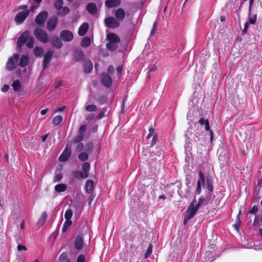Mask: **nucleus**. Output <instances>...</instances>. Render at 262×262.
<instances>
[{
    "mask_svg": "<svg viewBox=\"0 0 262 262\" xmlns=\"http://www.w3.org/2000/svg\"><path fill=\"white\" fill-rule=\"evenodd\" d=\"M19 11L16 14L14 20L17 25L21 24L27 18L30 13V9L27 5H21L17 8Z\"/></svg>",
    "mask_w": 262,
    "mask_h": 262,
    "instance_id": "nucleus-1",
    "label": "nucleus"
},
{
    "mask_svg": "<svg viewBox=\"0 0 262 262\" xmlns=\"http://www.w3.org/2000/svg\"><path fill=\"white\" fill-rule=\"evenodd\" d=\"M25 43L27 47L30 49L34 46V39L32 36H30L29 32L27 31H25L21 35L17 42V46L20 49Z\"/></svg>",
    "mask_w": 262,
    "mask_h": 262,
    "instance_id": "nucleus-2",
    "label": "nucleus"
},
{
    "mask_svg": "<svg viewBox=\"0 0 262 262\" xmlns=\"http://www.w3.org/2000/svg\"><path fill=\"white\" fill-rule=\"evenodd\" d=\"M106 38L108 41L106 45L107 48L110 51L116 50L120 42L119 37L115 33H109L107 34Z\"/></svg>",
    "mask_w": 262,
    "mask_h": 262,
    "instance_id": "nucleus-3",
    "label": "nucleus"
},
{
    "mask_svg": "<svg viewBox=\"0 0 262 262\" xmlns=\"http://www.w3.org/2000/svg\"><path fill=\"white\" fill-rule=\"evenodd\" d=\"M196 199H194L188 206L186 212L184 214V224H186V222L192 219L195 214L197 211L199 209L196 205Z\"/></svg>",
    "mask_w": 262,
    "mask_h": 262,
    "instance_id": "nucleus-4",
    "label": "nucleus"
},
{
    "mask_svg": "<svg viewBox=\"0 0 262 262\" xmlns=\"http://www.w3.org/2000/svg\"><path fill=\"white\" fill-rule=\"evenodd\" d=\"M19 58V55L16 53L14 54L10 57L6 63V68L8 71L14 70L18 64Z\"/></svg>",
    "mask_w": 262,
    "mask_h": 262,
    "instance_id": "nucleus-5",
    "label": "nucleus"
},
{
    "mask_svg": "<svg viewBox=\"0 0 262 262\" xmlns=\"http://www.w3.org/2000/svg\"><path fill=\"white\" fill-rule=\"evenodd\" d=\"M105 26L110 29H116L119 27L120 23L115 18L112 16L106 17L104 19Z\"/></svg>",
    "mask_w": 262,
    "mask_h": 262,
    "instance_id": "nucleus-6",
    "label": "nucleus"
},
{
    "mask_svg": "<svg viewBox=\"0 0 262 262\" xmlns=\"http://www.w3.org/2000/svg\"><path fill=\"white\" fill-rule=\"evenodd\" d=\"M34 35L36 38L42 42L46 43L49 40V37L47 33L40 28H37L35 30Z\"/></svg>",
    "mask_w": 262,
    "mask_h": 262,
    "instance_id": "nucleus-7",
    "label": "nucleus"
},
{
    "mask_svg": "<svg viewBox=\"0 0 262 262\" xmlns=\"http://www.w3.org/2000/svg\"><path fill=\"white\" fill-rule=\"evenodd\" d=\"M71 146L68 143L62 154L59 157L58 160L60 162H66L70 158L71 154Z\"/></svg>",
    "mask_w": 262,
    "mask_h": 262,
    "instance_id": "nucleus-8",
    "label": "nucleus"
},
{
    "mask_svg": "<svg viewBox=\"0 0 262 262\" xmlns=\"http://www.w3.org/2000/svg\"><path fill=\"white\" fill-rule=\"evenodd\" d=\"M199 179L197 182V187L196 190V193L197 194H200L202 191V185L203 187H205V177L204 173L200 171L199 173Z\"/></svg>",
    "mask_w": 262,
    "mask_h": 262,
    "instance_id": "nucleus-9",
    "label": "nucleus"
},
{
    "mask_svg": "<svg viewBox=\"0 0 262 262\" xmlns=\"http://www.w3.org/2000/svg\"><path fill=\"white\" fill-rule=\"evenodd\" d=\"M60 38L64 41H70L73 39V33L69 30H63L60 32Z\"/></svg>",
    "mask_w": 262,
    "mask_h": 262,
    "instance_id": "nucleus-10",
    "label": "nucleus"
},
{
    "mask_svg": "<svg viewBox=\"0 0 262 262\" xmlns=\"http://www.w3.org/2000/svg\"><path fill=\"white\" fill-rule=\"evenodd\" d=\"M48 17V12L43 11L38 14L35 18V22L39 25L43 24L46 20Z\"/></svg>",
    "mask_w": 262,
    "mask_h": 262,
    "instance_id": "nucleus-11",
    "label": "nucleus"
},
{
    "mask_svg": "<svg viewBox=\"0 0 262 262\" xmlns=\"http://www.w3.org/2000/svg\"><path fill=\"white\" fill-rule=\"evenodd\" d=\"M53 56V52L49 50L45 55L43 60V69H45L50 62Z\"/></svg>",
    "mask_w": 262,
    "mask_h": 262,
    "instance_id": "nucleus-12",
    "label": "nucleus"
},
{
    "mask_svg": "<svg viewBox=\"0 0 262 262\" xmlns=\"http://www.w3.org/2000/svg\"><path fill=\"white\" fill-rule=\"evenodd\" d=\"M57 18L56 17L50 18L47 22V29L49 31H53L56 27Z\"/></svg>",
    "mask_w": 262,
    "mask_h": 262,
    "instance_id": "nucleus-13",
    "label": "nucleus"
},
{
    "mask_svg": "<svg viewBox=\"0 0 262 262\" xmlns=\"http://www.w3.org/2000/svg\"><path fill=\"white\" fill-rule=\"evenodd\" d=\"M125 15V13L124 9L122 8H119L115 12V18L120 23L124 19Z\"/></svg>",
    "mask_w": 262,
    "mask_h": 262,
    "instance_id": "nucleus-14",
    "label": "nucleus"
},
{
    "mask_svg": "<svg viewBox=\"0 0 262 262\" xmlns=\"http://www.w3.org/2000/svg\"><path fill=\"white\" fill-rule=\"evenodd\" d=\"M101 82L104 86L107 88L110 87L112 83V80L111 77L105 74L102 75Z\"/></svg>",
    "mask_w": 262,
    "mask_h": 262,
    "instance_id": "nucleus-15",
    "label": "nucleus"
},
{
    "mask_svg": "<svg viewBox=\"0 0 262 262\" xmlns=\"http://www.w3.org/2000/svg\"><path fill=\"white\" fill-rule=\"evenodd\" d=\"M74 246L76 249L78 250H81L83 248V239L81 236H79L76 238L74 242Z\"/></svg>",
    "mask_w": 262,
    "mask_h": 262,
    "instance_id": "nucleus-16",
    "label": "nucleus"
},
{
    "mask_svg": "<svg viewBox=\"0 0 262 262\" xmlns=\"http://www.w3.org/2000/svg\"><path fill=\"white\" fill-rule=\"evenodd\" d=\"M73 177L78 180L85 179L88 178V175L84 174L83 172L79 170H76L72 171Z\"/></svg>",
    "mask_w": 262,
    "mask_h": 262,
    "instance_id": "nucleus-17",
    "label": "nucleus"
},
{
    "mask_svg": "<svg viewBox=\"0 0 262 262\" xmlns=\"http://www.w3.org/2000/svg\"><path fill=\"white\" fill-rule=\"evenodd\" d=\"M88 28H89V25L88 23H83V24H82L79 28V30H78V33L79 34V35L80 36H84L86 32L88 31Z\"/></svg>",
    "mask_w": 262,
    "mask_h": 262,
    "instance_id": "nucleus-18",
    "label": "nucleus"
},
{
    "mask_svg": "<svg viewBox=\"0 0 262 262\" xmlns=\"http://www.w3.org/2000/svg\"><path fill=\"white\" fill-rule=\"evenodd\" d=\"M106 6L108 8L117 7L120 4V0H106L105 3Z\"/></svg>",
    "mask_w": 262,
    "mask_h": 262,
    "instance_id": "nucleus-19",
    "label": "nucleus"
},
{
    "mask_svg": "<svg viewBox=\"0 0 262 262\" xmlns=\"http://www.w3.org/2000/svg\"><path fill=\"white\" fill-rule=\"evenodd\" d=\"M86 9L87 11L92 15H95L97 11L96 5L94 3H90L88 4Z\"/></svg>",
    "mask_w": 262,
    "mask_h": 262,
    "instance_id": "nucleus-20",
    "label": "nucleus"
},
{
    "mask_svg": "<svg viewBox=\"0 0 262 262\" xmlns=\"http://www.w3.org/2000/svg\"><path fill=\"white\" fill-rule=\"evenodd\" d=\"M70 12V9L67 7H62L57 11V14L58 15L64 16L68 14Z\"/></svg>",
    "mask_w": 262,
    "mask_h": 262,
    "instance_id": "nucleus-21",
    "label": "nucleus"
},
{
    "mask_svg": "<svg viewBox=\"0 0 262 262\" xmlns=\"http://www.w3.org/2000/svg\"><path fill=\"white\" fill-rule=\"evenodd\" d=\"M51 42L53 47L57 49H60L62 47V42L57 37L53 38L51 40Z\"/></svg>",
    "mask_w": 262,
    "mask_h": 262,
    "instance_id": "nucleus-22",
    "label": "nucleus"
},
{
    "mask_svg": "<svg viewBox=\"0 0 262 262\" xmlns=\"http://www.w3.org/2000/svg\"><path fill=\"white\" fill-rule=\"evenodd\" d=\"M94 183L92 180H88L86 182L85 184V191L86 193H91L93 187Z\"/></svg>",
    "mask_w": 262,
    "mask_h": 262,
    "instance_id": "nucleus-23",
    "label": "nucleus"
},
{
    "mask_svg": "<svg viewBox=\"0 0 262 262\" xmlns=\"http://www.w3.org/2000/svg\"><path fill=\"white\" fill-rule=\"evenodd\" d=\"M67 186L64 184H59L55 186V190L57 192H62L66 190Z\"/></svg>",
    "mask_w": 262,
    "mask_h": 262,
    "instance_id": "nucleus-24",
    "label": "nucleus"
},
{
    "mask_svg": "<svg viewBox=\"0 0 262 262\" xmlns=\"http://www.w3.org/2000/svg\"><path fill=\"white\" fill-rule=\"evenodd\" d=\"M28 64V58L27 56L23 55L20 58L19 65L21 67H25Z\"/></svg>",
    "mask_w": 262,
    "mask_h": 262,
    "instance_id": "nucleus-25",
    "label": "nucleus"
},
{
    "mask_svg": "<svg viewBox=\"0 0 262 262\" xmlns=\"http://www.w3.org/2000/svg\"><path fill=\"white\" fill-rule=\"evenodd\" d=\"M93 69V63L91 61H87L85 63L84 70L86 73H90Z\"/></svg>",
    "mask_w": 262,
    "mask_h": 262,
    "instance_id": "nucleus-26",
    "label": "nucleus"
},
{
    "mask_svg": "<svg viewBox=\"0 0 262 262\" xmlns=\"http://www.w3.org/2000/svg\"><path fill=\"white\" fill-rule=\"evenodd\" d=\"M90 164L88 162H84L82 165V169L83 170V172L84 174L88 175V177H89V171L90 169Z\"/></svg>",
    "mask_w": 262,
    "mask_h": 262,
    "instance_id": "nucleus-27",
    "label": "nucleus"
},
{
    "mask_svg": "<svg viewBox=\"0 0 262 262\" xmlns=\"http://www.w3.org/2000/svg\"><path fill=\"white\" fill-rule=\"evenodd\" d=\"M91 43V39L89 37H84L81 42V45L83 48H86L89 46Z\"/></svg>",
    "mask_w": 262,
    "mask_h": 262,
    "instance_id": "nucleus-28",
    "label": "nucleus"
},
{
    "mask_svg": "<svg viewBox=\"0 0 262 262\" xmlns=\"http://www.w3.org/2000/svg\"><path fill=\"white\" fill-rule=\"evenodd\" d=\"M73 215V211L71 209H67L64 213V218L66 221H71V219Z\"/></svg>",
    "mask_w": 262,
    "mask_h": 262,
    "instance_id": "nucleus-29",
    "label": "nucleus"
},
{
    "mask_svg": "<svg viewBox=\"0 0 262 262\" xmlns=\"http://www.w3.org/2000/svg\"><path fill=\"white\" fill-rule=\"evenodd\" d=\"M256 14L252 15L251 12L250 13H249V19L248 22H249L251 25L255 24L256 23Z\"/></svg>",
    "mask_w": 262,
    "mask_h": 262,
    "instance_id": "nucleus-30",
    "label": "nucleus"
},
{
    "mask_svg": "<svg viewBox=\"0 0 262 262\" xmlns=\"http://www.w3.org/2000/svg\"><path fill=\"white\" fill-rule=\"evenodd\" d=\"M12 86L15 91H18L21 88V84L18 80H16L13 81Z\"/></svg>",
    "mask_w": 262,
    "mask_h": 262,
    "instance_id": "nucleus-31",
    "label": "nucleus"
},
{
    "mask_svg": "<svg viewBox=\"0 0 262 262\" xmlns=\"http://www.w3.org/2000/svg\"><path fill=\"white\" fill-rule=\"evenodd\" d=\"M72 225L71 221H66L62 228L63 233L66 232Z\"/></svg>",
    "mask_w": 262,
    "mask_h": 262,
    "instance_id": "nucleus-32",
    "label": "nucleus"
},
{
    "mask_svg": "<svg viewBox=\"0 0 262 262\" xmlns=\"http://www.w3.org/2000/svg\"><path fill=\"white\" fill-rule=\"evenodd\" d=\"M206 187L210 192L213 191V187L212 181L210 178H207L206 180Z\"/></svg>",
    "mask_w": 262,
    "mask_h": 262,
    "instance_id": "nucleus-33",
    "label": "nucleus"
},
{
    "mask_svg": "<svg viewBox=\"0 0 262 262\" xmlns=\"http://www.w3.org/2000/svg\"><path fill=\"white\" fill-rule=\"evenodd\" d=\"M97 109V107L94 104H90L85 106V110L88 112H95Z\"/></svg>",
    "mask_w": 262,
    "mask_h": 262,
    "instance_id": "nucleus-34",
    "label": "nucleus"
},
{
    "mask_svg": "<svg viewBox=\"0 0 262 262\" xmlns=\"http://www.w3.org/2000/svg\"><path fill=\"white\" fill-rule=\"evenodd\" d=\"M62 120V117L60 116H56L54 117L53 120V123L55 125H58L61 123Z\"/></svg>",
    "mask_w": 262,
    "mask_h": 262,
    "instance_id": "nucleus-35",
    "label": "nucleus"
},
{
    "mask_svg": "<svg viewBox=\"0 0 262 262\" xmlns=\"http://www.w3.org/2000/svg\"><path fill=\"white\" fill-rule=\"evenodd\" d=\"M89 156L87 153L85 152H82L78 155V159L81 161H85L88 159Z\"/></svg>",
    "mask_w": 262,
    "mask_h": 262,
    "instance_id": "nucleus-36",
    "label": "nucleus"
},
{
    "mask_svg": "<svg viewBox=\"0 0 262 262\" xmlns=\"http://www.w3.org/2000/svg\"><path fill=\"white\" fill-rule=\"evenodd\" d=\"M34 53L36 57H40L43 53V51L41 48L35 47L34 49Z\"/></svg>",
    "mask_w": 262,
    "mask_h": 262,
    "instance_id": "nucleus-37",
    "label": "nucleus"
},
{
    "mask_svg": "<svg viewBox=\"0 0 262 262\" xmlns=\"http://www.w3.org/2000/svg\"><path fill=\"white\" fill-rule=\"evenodd\" d=\"M84 135H81L79 134L78 136H77L74 138L73 141L75 143H80L81 142V141H82L84 139Z\"/></svg>",
    "mask_w": 262,
    "mask_h": 262,
    "instance_id": "nucleus-38",
    "label": "nucleus"
},
{
    "mask_svg": "<svg viewBox=\"0 0 262 262\" xmlns=\"http://www.w3.org/2000/svg\"><path fill=\"white\" fill-rule=\"evenodd\" d=\"M47 216V213L43 212L38 221V224L40 225H42L45 222Z\"/></svg>",
    "mask_w": 262,
    "mask_h": 262,
    "instance_id": "nucleus-39",
    "label": "nucleus"
},
{
    "mask_svg": "<svg viewBox=\"0 0 262 262\" xmlns=\"http://www.w3.org/2000/svg\"><path fill=\"white\" fill-rule=\"evenodd\" d=\"M63 2L62 0H57L55 3L54 6L57 11L62 7Z\"/></svg>",
    "mask_w": 262,
    "mask_h": 262,
    "instance_id": "nucleus-40",
    "label": "nucleus"
},
{
    "mask_svg": "<svg viewBox=\"0 0 262 262\" xmlns=\"http://www.w3.org/2000/svg\"><path fill=\"white\" fill-rule=\"evenodd\" d=\"M152 248V245L150 244L146 251L145 255H144L145 258H147V257H148L151 254Z\"/></svg>",
    "mask_w": 262,
    "mask_h": 262,
    "instance_id": "nucleus-41",
    "label": "nucleus"
},
{
    "mask_svg": "<svg viewBox=\"0 0 262 262\" xmlns=\"http://www.w3.org/2000/svg\"><path fill=\"white\" fill-rule=\"evenodd\" d=\"M86 129L87 125L86 124H83L80 127L78 133L79 134L84 135L83 134L86 130Z\"/></svg>",
    "mask_w": 262,
    "mask_h": 262,
    "instance_id": "nucleus-42",
    "label": "nucleus"
},
{
    "mask_svg": "<svg viewBox=\"0 0 262 262\" xmlns=\"http://www.w3.org/2000/svg\"><path fill=\"white\" fill-rule=\"evenodd\" d=\"M204 201H205L204 198L203 196H201L199 199L198 202V203L196 202V203H195L196 206L198 208H200V206L204 204Z\"/></svg>",
    "mask_w": 262,
    "mask_h": 262,
    "instance_id": "nucleus-43",
    "label": "nucleus"
},
{
    "mask_svg": "<svg viewBox=\"0 0 262 262\" xmlns=\"http://www.w3.org/2000/svg\"><path fill=\"white\" fill-rule=\"evenodd\" d=\"M76 262H85V257L83 254H80L77 258Z\"/></svg>",
    "mask_w": 262,
    "mask_h": 262,
    "instance_id": "nucleus-44",
    "label": "nucleus"
},
{
    "mask_svg": "<svg viewBox=\"0 0 262 262\" xmlns=\"http://www.w3.org/2000/svg\"><path fill=\"white\" fill-rule=\"evenodd\" d=\"M83 147H84L83 144L82 142H80L78 143V144L77 145V146L76 147V151L77 152H80L82 150V149H83Z\"/></svg>",
    "mask_w": 262,
    "mask_h": 262,
    "instance_id": "nucleus-45",
    "label": "nucleus"
},
{
    "mask_svg": "<svg viewBox=\"0 0 262 262\" xmlns=\"http://www.w3.org/2000/svg\"><path fill=\"white\" fill-rule=\"evenodd\" d=\"M241 213V211H240L239 212L238 215L237 216V220H236V223L234 224V227L236 230H238L239 228V223H240V220L239 217V215H240Z\"/></svg>",
    "mask_w": 262,
    "mask_h": 262,
    "instance_id": "nucleus-46",
    "label": "nucleus"
},
{
    "mask_svg": "<svg viewBox=\"0 0 262 262\" xmlns=\"http://www.w3.org/2000/svg\"><path fill=\"white\" fill-rule=\"evenodd\" d=\"M62 178V175L61 173L56 174L54 178V182H59Z\"/></svg>",
    "mask_w": 262,
    "mask_h": 262,
    "instance_id": "nucleus-47",
    "label": "nucleus"
},
{
    "mask_svg": "<svg viewBox=\"0 0 262 262\" xmlns=\"http://www.w3.org/2000/svg\"><path fill=\"white\" fill-rule=\"evenodd\" d=\"M34 4L31 7V10L32 11H33L34 9L38 6L39 4L41 2V0H34Z\"/></svg>",
    "mask_w": 262,
    "mask_h": 262,
    "instance_id": "nucleus-48",
    "label": "nucleus"
},
{
    "mask_svg": "<svg viewBox=\"0 0 262 262\" xmlns=\"http://www.w3.org/2000/svg\"><path fill=\"white\" fill-rule=\"evenodd\" d=\"M258 207L257 205H254L250 211H249V213L251 214H255L258 211Z\"/></svg>",
    "mask_w": 262,
    "mask_h": 262,
    "instance_id": "nucleus-49",
    "label": "nucleus"
},
{
    "mask_svg": "<svg viewBox=\"0 0 262 262\" xmlns=\"http://www.w3.org/2000/svg\"><path fill=\"white\" fill-rule=\"evenodd\" d=\"M95 117V115L94 113H90L86 117L85 119L87 121H91Z\"/></svg>",
    "mask_w": 262,
    "mask_h": 262,
    "instance_id": "nucleus-50",
    "label": "nucleus"
},
{
    "mask_svg": "<svg viewBox=\"0 0 262 262\" xmlns=\"http://www.w3.org/2000/svg\"><path fill=\"white\" fill-rule=\"evenodd\" d=\"M157 140V135L156 134H155L152 137L151 143V144L149 146V147L153 146L156 143Z\"/></svg>",
    "mask_w": 262,
    "mask_h": 262,
    "instance_id": "nucleus-51",
    "label": "nucleus"
},
{
    "mask_svg": "<svg viewBox=\"0 0 262 262\" xmlns=\"http://www.w3.org/2000/svg\"><path fill=\"white\" fill-rule=\"evenodd\" d=\"M154 129L151 127L149 128V133L146 136V139H149L151 136L154 135Z\"/></svg>",
    "mask_w": 262,
    "mask_h": 262,
    "instance_id": "nucleus-52",
    "label": "nucleus"
},
{
    "mask_svg": "<svg viewBox=\"0 0 262 262\" xmlns=\"http://www.w3.org/2000/svg\"><path fill=\"white\" fill-rule=\"evenodd\" d=\"M157 67L156 65H152L149 67L148 73L156 71Z\"/></svg>",
    "mask_w": 262,
    "mask_h": 262,
    "instance_id": "nucleus-53",
    "label": "nucleus"
},
{
    "mask_svg": "<svg viewBox=\"0 0 262 262\" xmlns=\"http://www.w3.org/2000/svg\"><path fill=\"white\" fill-rule=\"evenodd\" d=\"M254 0H249V12L250 13L252 12V7L253 5Z\"/></svg>",
    "mask_w": 262,
    "mask_h": 262,
    "instance_id": "nucleus-54",
    "label": "nucleus"
},
{
    "mask_svg": "<svg viewBox=\"0 0 262 262\" xmlns=\"http://www.w3.org/2000/svg\"><path fill=\"white\" fill-rule=\"evenodd\" d=\"M9 88H10L9 85H7V84H5L2 88L1 90L3 92H6L7 91H8V90L9 89Z\"/></svg>",
    "mask_w": 262,
    "mask_h": 262,
    "instance_id": "nucleus-55",
    "label": "nucleus"
},
{
    "mask_svg": "<svg viewBox=\"0 0 262 262\" xmlns=\"http://www.w3.org/2000/svg\"><path fill=\"white\" fill-rule=\"evenodd\" d=\"M250 24L249 22H246L244 25V28L243 30V33H246L247 32V29L249 27V25Z\"/></svg>",
    "mask_w": 262,
    "mask_h": 262,
    "instance_id": "nucleus-56",
    "label": "nucleus"
},
{
    "mask_svg": "<svg viewBox=\"0 0 262 262\" xmlns=\"http://www.w3.org/2000/svg\"><path fill=\"white\" fill-rule=\"evenodd\" d=\"M17 250L18 251H21V250H27V248L26 247L24 246V245H20V244H19L18 246H17Z\"/></svg>",
    "mask_w": 262,
    "mask_h": 262,
    "instance_id": "nucleus-57",
    "label": "nucleus"
},
{
    "mask_svg": "<svg viewBox=\"0 0 262 262\" xmlns=\"http://www.w3.org/2000/svg\"><path fill=\"white\" fill-rule=\"evenodd\" d=\"M63 81L61 80H59L55 85V88L57 89L61 86L62 84Z\"/></svg>",
    "mask_w": 262,
    "mask_h": 262,
    "instance_id": "nucleus-58",
    "label": "nucleus"
},
{
    "mask_svg": "<svg viewBox=\"0 0 262 262\" xmlns=\"http://www.w3.org/2000/svg\"><path fill=\"white\" fill-rule=\"evenodd\" d=\"M206 121H208L207 119H205L203 118H201L199 121V123L201 124V125H204V124H206Z\"/></svg>",
    "mask_w": 262,
    "mask_h": 262,
    "instance_id": "nucleus-59",
    "label": "nucleus"
},
{
    "mask_svg": "<svg viewBox=\"0 0 262 262\" xmlns=\"http://www.w3.org/2000/svg\"><path fill=\"white\" fill-rule=\"evenodd\" d=\"M48 135H49L48 134H45V135H42L41 137L42 142H45L46 141V140H47V138L48 137Z\"/></svg>",
    "mask_w": 262,
    "mask_h": 262,
    "instance_id": "nucleus-60",
    "label": "nucleus"
},
{
    "mask_svg": "<svg viewBox=\"0 0 262 262\" xmlns=\"http://www.w3.org/2000/svg\"><path fill=\"white\" fill-rule=\"evenodd\" d=\"M205 129L206 130H210L211 129H210V125H209V121H206V124H205Z\"/></svg>",
    "mask_w": 262,
    "mask_h": 262,
    "instance_id": "nucleus-61",
    "label": "nucleus"
},
{
    "mask_svg": "<svg viewBox=\"0 0 262 262\" xmlns=\"http://www.w3.org/2000/svg\"><path fill=\"white\" fill-rule=\"evenodd\" d=\"M104 113L101 112L98 115V116H97V119L98 120L101 119L104 117Z\"/></svg>",
    "mask_w": 262,
    "mask_h": 262,
    "instance_id": "nucleus-62",
    "label": "nucleus"
},
{
    "mask_svg": "<svg viewBox=\"0 0 262 262\" xmlns=\"http://www.w3.org/2000/svg\"><path fill=\"white\" fill-rule=\"evenodd\" d=\"M65 108H66V106H62L61 107H58L56 110V111L57 112H62L64 110Z\"/></svg>",
    "mask_w": 262,
    "mask_h": 262,
    "instance_id": "nucleus-63",
    "label": "nucleus"
},
{
    "mask_svg": "<svg viewBox=\"0 0 262 262\" xmlns=\"http://www.w3.org/2000/svg\"><path fill=\"white\" fill-rule=\"evenodd\" d=\"M258 216H256L255 217V219H254V222H253V225H257V223H258Z\"/></svg>",
    "mask_w": 262,
    "mask_h": 262,
    "instance_id": "nucleus-64",
    "label": "nucleus"
}]
</instances>
